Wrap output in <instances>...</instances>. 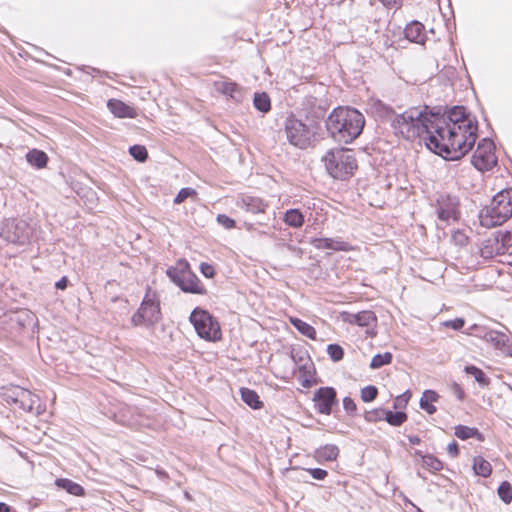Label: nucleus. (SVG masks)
<instances>
[{
  "label": "nucleus",
  "instance_id": "obj_1",
  "mask_svg": "<svg viewBox=\"0 0 512 512\" xmlns=\"http://www.w3.org/2000/svg\"><path fill=\"white\" fill-rule=\"evenodd\" d=\"M433 135L430 145L436 154L447 160H458L466 155L477 139L478 124L466 112L465 107L455 106L446 114L432 111Z\"/></svg>",
  "mask_w": 512,
  "mask_h": 512
},
{
  "label": "nucleus",
  "instance_id": "obj_2",
  "mask_svg": "<svg viewBox=\"0 0 512 512\" xmlns=\"http://www.w3.org/2000/svg\"><path fill=\"white\" fill-rule=\"evenodd\" d=\"M432 111L428 107H411L401 114H397L392 120V127L396 135L406 140H415L421 138L425 141L428 149L436 153V148L430 145V136L432 133Z\"/></svg>",
  "mask_w": 512,
  "mask_h": 512
},
{
  "label": "nucleus",
  "instance_id": "obj_3",
  "mask_svg": "<svg viewBox=\"0 0 512 512\" xmlns=\"http://www.w3.org/2000/svg\"><path fill=\"white\" fill-rule=\"evenodd\" d=\"M325 124L335 141L349 144L361 134L365 118L354 108L338 107L329 114Z\"/></svg>",
  "mask_w": 512,
  "mask_h": 512
},
{
  "label": "nucleus",
  "instance_id": "obj_4",
  "mask_svg": "<svg viewBox=\"0 0 512 512\" xmlns=\"http://www.w3.org/2000/svg\"><path fill=\"white\" fill-rule=\"evenodd\" d=\"M512 216V189H503L490 201V204L480 210V224L492 228L505 223Z\"/></svg>",
  "mask_w": 512,
  "mask_h": 512
},
{
  "label": "nucleus",
  "instance_id": "obj_5",
  "mask_svg": "<svg viewBox=\"0 0 512 512\" xmlns=\"http://www.w3.org/2000/svg\"><path fill=\"white\" fill-rule=\"evenodd\" d=\"M322 161L326 171L334 179H348L357 169V160L353 151L346 148L330 149L322 157Z\"/></svg>",
  "mask_w": 512,
  "mask_h": 512
},
{
  "label": "nucleus",
  "instance_id": "obj_6",
  "mask_svg": "<svg viewBox=\"0 0 512 512\" xmlns=\"http://www.w3.org/2000/svg\"><path fill=\"white\" fill-rule=\"evenodd\" d=\"M161 319L162 312L159 293L151 287H147L139 308L131 317V323L135 327L153 329Z\"/></svg>",
  "mask_w": 512,
  "mask_h": 512
},
{
  "label": "nucleus",
  "instance_id": "obj_7",
  "mask_svg": "<svg viewBox=\"0 0 512 512\" xmlns=\"http://www.w3.org/2000/svg\"><path fill=\"white\" fill-rule=\"evenodd\" d=\"M166 273L183 292L200 295L207 292L196 274L190 270L187 262L183 264L182 268L169 267Z\"/></svg>",
  "mask_w": 512,
  "mask_h": 512
},
{
  "label": "nucleus",
  "instance_id": "obj_8",
  "mask_svg": "<svg viewBox=\"0 0 512 512\" xmlns=\"http://www.w3.org/2000/svg\"><path fill=\"white\" fill-rule=\"evenodd\" d=\"M189 319L201 338L209 341L221 338L220 325L208 311L195 308Z\"/></svg>",
  "mask_w": 512,
  "mask_h": 512
},
{
  "label": "nucleus",
  "instance_id": "obj_9",
  "mask_svg": "<svg viewBox=\"0 0 512 512\" xmlns=\"http://www.w3.org/2000/svg\"><path fill=\"white\" fill-rule=\"evenodd\" d=\"M284 130L288 142L300 149L307 148L312 141L313 132L301 120L291 115L286 118Z\"/></svg>",
  "mask_w": 512,
  "mask_h": 512
},
{
  "label": "nucleus",
  "instance_id": "obj_10",
  "mask_svg": "<svg viewBox=\"0 0 512 512\" xmlns=\"http://www.w3.org/2000/svg\"><path fill=\"white\" fill-rule=\"evenodd\" d=\"M1 235L7 242L25 245L30 241L32 228L24 220L8 219L4 223Z\"/></svg>",
  "mask_w": 512,
  "mask_h": 512
},
{
  "label": "nucleus",
  "instance_id": "obj_11",
  "mask_svg": "<svg viewBox=\"0 0 512 512\" xmlns=\"http://www.w3.org/2000/svg\"><path fill=\"white\" fill-rule=\"evenodd\" d=\"M495 145L492 140L483 138L477 145L471 163L479 171L491 170L497 164Z\"/></svg>",
  "mask_w": 512,
  "mask_h": 512
},
{
  "label": "nucleus",
  "instance_id": "obj_12",
  "mask_svg": "<svg viewBox=\"0 0 512 512\" xmlns=\"http://www.w3.org/2000/svg\"><path fill=\"white\" fill-rule=\"evenodd\" d=\"M459 199L451 195H442L437 200L438 219L449 223L459 219Z\"/></svg>",
  "mask_w": 512,
  "mask_h": 512
},
{
  "label": "nucleus",
  "instance_id": "obj_13",
  "mask_svg": "<svg viewBox=\"0 0 512 512\" xmlns=\"http://www.w3.org/2000/svg\"><path fill=\"white\" fill-rule=\"evenodd\" d=\"M336 390L333 387H321L315 393L313 401L320 414L330 415L332 406L336 403Z\"/></svg>",
  "mask_w": 512,
  "mask_h": 512
},
{
  "label": "nucleus",
  "instance_id": "obj_14",
  "mask_svg": "<svg viewBox=\"0 0 512 512\" xmlns=\"http://www.w3.org/2000/svg\"><path fill=\"white\" fill-rule=\"evenodd\" d=\"M14 401L19 403V407L24 411L40 413V399L29 390L23 388L17 389Z\"/></svg>",
  "mask_w": 512,
  "mask_h": 512
},
{
  "label": "nucleus",
  "instance_id": "obj_15",
  "mask_svg": "<svg viewBox=\"0 0 512 512\" xmlns=\"http://www.w3.org/2000/svg\"><path fill=\"white\" fill-rule=\"evenodd\" d=\"M236 205L238 208L253 214L265 213L266 209L269 207L268 203L263 199L251 195L239 196Z\"/></svg>",
  "mask_w": 512,
  "mask_h": 512
},
{
  "label": "nucleus",
  "instance_id": "obj_16",
  "mask_svg": "<svg viewBox=\"0 0 512 512\" xmlns=\"http://www.w3.org/2000/svg\"><path fill=\"white\" fill-rule=\"evenodd\" d=\"M483 339L494 348L512 356V345L509 343V337L504 332L489 330L485 332Z\"/></svg>",
  "mask_w": 512,
  "mask_h": 512
},
{
  "label": "nucleus",
  "instance_id": "obj_17",
  "mask_svg": "<svg viewBox=\"0 0 512 512\" xmlns=\"http://www.w3.org/2000/svg\"><path fill=\"white\" fill-rule=\"evenodd\" d=\"M215 90L223 95L229 96L234 102H241L243 99L242 88L235 82L228 80L216 81Z\"/></svg>",
  "mask_w": 512,
  "mask_h": 512
},
{
  "label": "nucleus",
  "instance_id": "obj_18",
  "mask_svg": "<svg viewBox=\"0 0 512 512\" xmlns=\"http://www.w3.org/2000/svg\"><path fill=\"white\" fill-rule=\"evenodd\" d=\"M312 244L317 249H329L334 251H350L352 246L341 238H316Z\"/></svg>",
  "mask_w": 512,
  "mask_h": 512
},
{
  "label": "nucleus",
  "instance_id": "obj_19",
  "mask_svg": "<svg viewBox=\"0 0 512 512\" xmlns=\"http://www.w3.org/2000/svg\"><path fill=\"white\" fill-rule=\"evenodd\" d=\"M107 107L110 112L118 118H136L138 113L136 109L132 106L127 105L121 100L118 99H110L107 102Z\"/></svg>",
  "mask_w": 512,
  "mask_h": 512
},
{
  "label": "nucleus",
  "instance_id": "obj_20",
  "mask_svg": "<svg viewBox=\"0 0 512 512\" xmlns=\"http://www.w3.org/2000/svg\"><path fill=\"white\" fill-rule=\"evenodd\" d=\"M404 36L410 42L424 44L426 41L425 27L419 21L413 20L406 25Z\"/></svg>",
  "mask_w": 512,
  "mask_h": 512
},
{
  "label": "nucleus",
  "instance_id": "obj_21",
  "mask_svg": "<svg viewBox=\"0 0 512 512\" xmlns=\"http://www.w3.org/2000/svg\"><path fill=\"white\" fill-rule=\"evenodd\" d=\"M348 321L361 327L373 328L376 325L377 318L372 311H361L357 314L350 315Z\"/></svg>",
  "mask_w": 512,
  "mask_h": 512
},
{
  "label": "nucleus",
  "instance_id": "obj_22",
  "mask_svg": "<svg viewBox=\"0 0 512 512\" xmlns=\"http://www.w3.org/2000/svg\"><path fill=\"white\" fill-rule=\"evenodd\" d=\"M339 455V448L334 444H327L315 451L317 461H334Z\"/></svg>",
  "mask_w": 512,
  "mask_h": 512
},
{
  "label": "nucleus",
  "instance_id": "obj_23",
  "mask_svg": "<svg viewBox=\"0 0 512 512\" xmlns=\"http://www.w3.org/2000/svg\"><path fill=\"white\" fill-rule=\"evenodd\" d=\"M26 160L32 167L42 169L47 165L48 156L42 150L32 149L27 152Z\"/></svg>",
  "mask_w": 512,
  "mask_h": 512
},
{
  "label": "nucleus",
  "instance_id": "obj_24",
  "mask_svg": "<svg viewBox=\"0 0 512 512\" xmlns=\"http://www.w3.org/2000/svg\"><path fill=\"white\" fill-rule=\"evenodd\" d=\"M55 485L74 496H83L85 494L84 488L70 479L58 478L55 480Z\"/></svg>",
  "mask_w": 512,
  "mask_h": 512
},
{
  "label": "nucleus",
  "instance_id": "obj_25",
  "mask_svg": "<svg viewBox=\"0 0 512 512\" xmlns=\"http://www.w3.org/2000/svg\"><path fill=\"white\" fill-rule=\"evenodd\" d=\"M439 398V395L433 390H425L420 399V407L428 414H434L436 407L433 405Z\"/></svg>",
  "mask_w": 512,
  "mask_h": 512
},
{
  "label": "nucleus",
  "instance_id": "obj_26",
  "mask_svg": "<svg viewBox=\"0 0 512 512\" xmlns=\"http://www.w3.org/2000/svg\"><path fill=\"white\" fill-rule=\"evenodd\" d=\"M290 323L302 335L306 336L307 338H309L311 340H315L316 339V335H317L316 330L310 324H308L305 321H303V320H301L299 318H296V317H291L290 318Z\"/></svg>",
  "mask_w": 512,
  "mask_h": 512
},
{
  "label": "nucleus",
  "instance_id": "obj_27",
  "mask_svg": "<svg viewBox=\"0 0 512 512\" xmlns=\"http://www.w3.org/2000/svg\"><path fill=\"white\" fill-rule=\"evenodd\" d=\"M241 398L252 409H260L263 406V402L260 400L259 395L252 389L241 388Z\"/></svg>",
  "mask_w": 512,
  "mask_h": 512
},
{
  "label": "nucleus",
  "instance_id": "obj_28",
  "mask_svg": "<svg viewBox=\"0 0 512 512\" xmlns=\"http://www.w3.org/2000/svg\"><path fill=\"white\" fill-rule=\"evenodd\" d=\"M284 222L293 228H300L304 223V216L298 209H289L285 212Z\"/></svg>",
  "mask_w": 512,
  "mask_h": 512
},
{
  "label": "nucleus",
  "instance_id": "obj_29",
  "mask_svg": "<svg viewBox=\"0 0 512 512\" xmlns=\"http://www.w3.org/2000/svg\"><path fill=\"white\" fill-rule=\"evenodd\" d=\"M473 469L477 475L482 477H488L492 472L491 464L481 456L474 458Z\"/></svg>",
  "mask_w": 512,
  "mask_h": 512
},
{
  "label": "nucleus",
  "instance_id": "obj_30",
  "mask_svg": "<svg viewBox=\"0 0 512 512\" xmlns=\"http://www.w3.org/2000/svg\"><path fill=\"white\" fill-rule=\"evenodd\" d=\"M254 106L260 112L266 113L271 109L270 98L266 93H255L253 99Z\"/></svg>",
  "mask_w": 512,
  "mask_h": 512
},
{
  "label": "nucleus",
  "instance_id": "obj_31",
  "mask_svg": "<svg viewBox=\"0 0 512 512\" xmlns=\"http://www.w3.org/2000/svg\"><path fill=\"white\" fill-rule=\"evenodd\" d=\"M454 434L456 437H458L461 440H467V439L473 438V437L480 438V436H481L478 429L471 428V427L464 426V425L456 426Z\"/></svg>",
  "mask_w": 512,
  "mask_h": 512
},
{
  "label": "nucleus",
  "instance_id": "obj_32",
  "mask_svg": "<svg viewBox=\"0 0 512 512\" xmlns=\"http://www.w3.org/2000/svg\"><path fill=\"white\" fill-rule=\"evenodd\" d=\"M464 370L467 374L472 375L482 387L489 385V378L486 377L485 373L480 368L474 365H468Z\"/></svg>",
  "mask_w": 512,
  "mask_h": 512
},
{
  "label": "nucleus",
  "instance_id": "obj_33",
  "mask_svg": "<svg viewBox=\"0 0 512 512\" xmlns=\"http://www.w3.org/2000/svg\"><path fill=\"white\" fill-rule=\"evenodd\" d=\"M386 420L392 426H400L407 420V414L402 411L392 412L390 410H385Z\"/></svg>",
  "mask_w": 512,
  "mask_h": 512
},
{
  "label": "nucleus",
  "instance_id": "obj_34",
  "mask_svg": "<svg viewBox=\"0 0 512 512\" xmlns=\"http://www.w3.org/2000/svg\"><path fill=\"white\" fill-rule=\"evenodd\" d=\"M392 354L390 352H385L383 354H376L371 362H370V368L371 369H379L384 365H388L392 362Z\"/></svg>",
  "mask_w": 512,
  "mask_h": 512
},
{
  "label": "nucleus",
  "instance_id": "obj_35",
  "mask_svg": "<svg viewBox=\"0 0 512 512\" xmlns=\"http://www.w3.org/2000/svg\"><path fill=\"white\" fill-rule=\"evenodd\" d=\"M422 463L423 466L431 472H437L443 469V463L433 455L428 454L426 456H423Z\"/></svg>",
  "mask_w": 512,
  "mask_h": 512
},
{
  "label": "nucleus",
  "instance_id": "obj_36",
  "mask_svg": "<svg viewBox=\"0 0 512 512\" xmlns=\"http://www.w3.org/2000/svg\"><path fill=\"white\" fill-rule=\"evenodd\" d=\"M498 495L500 499L509 504L512 501V486L509 482L504 481L498 487Z\"/></svg>",
  "mask_w": 512,
  "mask_h": 512
},
{
  "label": "nucleus",
  "instance_id": "obj_37",
  "mask_svg": "<svg viewBox=\"0 0 512 512\" xmlns=\"http://www.w3.org/2000/svg\"><path fill=\"white\" fill-rule=\"evenodd\" d=\"M378 395V389L374 385H368L361 389L360 391V397L363 402H372L377 398Z\"/></svg>",
  "mask_w": 512,
  "mask_h": 512
},
{
  "label": "nucleus",
  "instance_id": "obj_38",
  "mask_svg": "<svg viewBox=\"0 0 512 512\" xmlns=\"http://www.w3.org/2000/svg\"><path fill=\"white\" fill-rule=\"evenodd\" d=\"M130 155L139 162H144L148 157V152L145 146L133 145L129 148Z\"/></svg>",
  "mask_w": 512,
  "mask_h": 512
},
{
  "label": "nucleus",
  "instance_id": "obj_39",
  "mask_svg": "<svg viewBox=\"0 0 512 512\" xmlns=\"http://www.w3.org/2000/svg\"><path fill=\"white\" fill-rule=\"evenodd\" d=\"M384 417H385V409H382V408L369 410L364 413V419L369 423H374L377 421L384 420Z\"/></svg>",
  "mask_w": 512,
  "mask_h": 512
},
{
  "label": "nucleus",
  "instance_id": "obj_40",
  "mask_svg": "<svg viewBox=\"0 0 512 512\" xmlns=\"http://www.w3.org/2000/svg\"><path fill=\"white\" fill-rule=\"evenodd\" d=\"M327 353L334 362L342 360L344 356V350L338 344H329L327 346Z\"/></svg>",
  "mask_w": 512,
  "mask_h": 512
},
{
  "label": "nucleus",
  "instance_id": "obj_41",
  "mask_svg": "<svg viewBox=\"0 0 512 512\" xmlns=\"http://www.w3.org/2000/svg\"><path fill=\"white\" fill-rule=\"evenodd\" d=\"M196 195H197V192L195 189L190 188V187L182 188L176 195V197L174 199V203L180 204V203L184 202L187 198L195 197Z\"/></svg>",
  "mask_w": 512,
  "mask_h": 512
},
{
  "label": "nucleus",
  "instance_id": "obj_42",
  "mask_svg": "<svg viewBox=\"0 0 512 512\" xmlns=\"http://www.w3.org/2000/svg\"><path fill=\"white\" fill-rule=\"evenodd\" d=\"M343 408L348 415L354 416L357 414V405L350 397H345L343 399Z\"/></svg>",
  "mask_w": 512,
  "mask_h": 512
},
{
  "label": "nucleus",
  "instance_id": "obj_43",
  "mask_svg": "<svg viewBox=\"0 0 512 512\" xmlns=\"http://www.w3.org/2000/svg\"><path fill=\"white\" fill-rule=\"evenodd\" d=\"M217 222L226 229H232L235 227V221L225 214H219L217 216Z\"/></svg>",
  "mask_w": 512,
  "mask_h": 512
},
{
  "label": "nucleus",
  "instance_id": "obj_44",
  "mask_svg": "<svg viewBox=\"0 0 512 512\" xmlns=\"http://www.w3.org/2000/svg\"><path fill=\"white\" fill-rule=\"evenodd\" d=\"M410 392L409 391H406L405 393H403L402 395L398 396L396 399H395V402H394V408L397 409V408H400V407H405L410 399Z\"/></svg>",
  "mask_w": 512,
  "mask_h": 512
},
{
  "label": "nucleus",
  "instance_id": "obj_45",
  "mask_svg": "<svg viewBox=\"0 0 512 512\" xmlns=\"http://www.w3.org/2000/svg\"><path fill=\"white\" fill-rule=\"evenodd\" d=\"M307 472H309L311 476L316 480H324L328 475V472L321 468H310L307 469Z\"/></svg>",
  "mask_w": 512,
  "mask_h": 512
},
{
  "label": "nucleus",
  "instance_id": "obj_46",
  "mask_svg": "<svg viewBox=\"0 0 512 512\" xmlns=\"http://www.w3.org/2000/svg\"><path fill=\"white\" fill-rule=\"evenodd\" d=\"M200 271L206 278H213L215 275L214 267L206 262L200 264Z\"/></svg>",
  "mask_w": 512,
  "mask_h": 512
},
{
  "label": "nucleus",
  "instance_id": "obj_47",
  "mask_svg": "<svg viewBox=\"0 0 512 512\" xmlns=\"http://www.w3.org/2000/svg\"><path fill=\"white\" fill-rule=\"evenodd\" d=\"M464 324H465V321L462 318H456V319L448 320V321L444 322V325L446 327L452 328L453 330H460L461 328H463Z\"/></svg>",
  "mask_w": 512,
  "mask_h": 512
},
{
  "label": "nucleus",
  "instance_id": "obj_48",
  "mask_svg": "<svg viewBox=\"0 0 512 512\" xmlns=\"http://www.w3.org/2000/svg\"><path fill=\"white\" fill-rule=\"evenodd\" d=\"M447 451L452 457H457L459 454L458 444L455 441H453L448 445Z\"/></svg>",
  "mask_w": 512,
  "mask_h": 512
},
{
  "label": "nucleus",
  "instance_id": "obj_49",
  "mask_svg": "<svg viewBox=\"0 0 512 512\" xmlns=\"http://www.w3.org/2000/svg\"><path fill=\"white\" fill-rule=\"evenodd\" d=\"M383 3L384 6L387 7H400L402 5V0H379Z\"/></svg>",
  "mask_w": 512,
  "mask_h": 512
},
{
  "label": "nucleus",
  "instance_id": "obj_50",
  "mask_svg": "<svg viewBox=\"0 0 512 512\" xmlns=\"http://www.w3.org/2000/svg\"><path fill=\"white\" fill-rule=\"evenodd\" d=\"M68 280L66 277L61 278L56 282L55 286L57 289L64 290L67 287Z\"/></svg>",
  "mask_w": 512,
  "mask_h": 512
},
{
  "label": "nucleus",
  "instance_id": "obj_51",
  "mask_svg": "<svg viewBox=\"0 0 512 512\" xmlns=\"http://www.w3.org/2000/svg\"><path fill=\"white\" fill-rule=\"evenodd\" d=\"M408 440L413 445H418L421 443V439L415 435L408 436Z\"/></svg>",
  "mask_w": 512,
  "mask_h": 512
},
{
  "label": "nucleus",
  "instance_id": "obj_52",
  "mask_svg": "<svg viewBox=\"0 0 512 512\" xmlns=\"http://www.w3.org/2000/svg\"><path fill=\"white\" fill-rule=\"evenodd\" d=\"M301 385L304 388H310L313 385V382H312V380H310L308 378H305V379L302 380Z\"/></svg>",
  "mask_w": 512,
  "mask_h": 512
},
{
  "label": "nucleus",
  "instance_id": "obj_53",
  "mask_svg": "<svg viewBox=\"0 0 512 512\" xmlns=\"http://www.w3.org/2000/svg\"><path fill=\"white\" fill-rule=\"evenodd\" d=\"M0 512H11V508L6 503L0 502Z\"/></svg>",
  "mask_w": 512,
  "mask_h": 512
},
{
  "label": "nucleus",
  "instance_id": "obj_54",
  "mask_svg": "<svg viewBox=\"0 0 512 512\" xmlns=\"http://www.w3.org/2000/svg\"><path fill=\"white\" fill-rule=\"evenodd\" d=\"M414 455H415V456H419V457H421V459H422V460H423V456H425V455L422 453V451H420V450H416V451H415V453H414Z\"/></svg>",
  "mask_w": 512,
  "mask_h": 512
},
{
  "label": "nucleus",
  "instance_id": "obj_55",
  "mask_svg": "<svg viewBox=\"0 0 512 512\" xmlns=\"http://www.w3.org/2000/svg\"><path fill=\"white\" fill-rule=\"evenodd\" d=\"M157 473H158V475L166 476V473H165L164 471H158V470H157Z\"/></svg>",
  "mask_w": 512,
  "mask_h": 512
},
{
  "label": "nucleus",
  "instance_id": "obj_56",
  "mask_svg": "<svg viewBox=\"0 0 512 512\" xmlns=\"http://www.w3.org/2000/svg\"><path fill=\"white\" fill-rule=\"evenodd\" d=\"M300 369H301V370H305V371H306V369H307V365H306V363H305V364H303V365L300 367Z\"/></svg>",
  "mask_w": 512,
  "mask_h": 512
},
{
  "label": "nucleus",
  "instance_id": "obj_57",
  "mask_svg": "<svg viewBox=\"0 0 512 512\" xmlns=\"http://www.w3.org/2000/svg\"><path fill=\"white\" fill-rule=\"evenodd\" d=\"M253 228V225L252 224H248L247 225V230H251Z\"/></svg>",
  "mask_w": 512,
  "mask_h": 512
}]
</instances>
